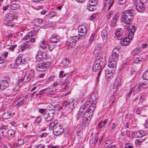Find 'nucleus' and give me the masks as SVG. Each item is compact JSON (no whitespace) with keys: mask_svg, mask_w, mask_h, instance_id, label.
Wrapping results in <instances>:
<instances>
[{"mask_svg":"<svg viewBox=\"0 0 148 148\" xmlns=\"http://www.w3.org/2000/svg\"><path fill=\"white\" fill-rule=\"evenodd\" d=\"M60 38L59 36L53 35L50 39V41L51 43H56L60 40Z\"/></svg>","mask_w":148,"mask_h":148,"instance_id":"obj_20","label":"nucleus"},{"mask_svg":"<svg viewBox=\"0 0 148 148\" xmlns=\"http://www.w3.org/2000/svg\"><path fill=\"white\" fill-rule=\"evenodd\" d=\"M114 0H104L103 1L104 7H108V10H110L111 7L114 3Z\"/></svg>","mask_w":148,"mask_h":148,"instance_id":"obj_11","label":"nucleus"},{"mask_svg":"<svg viewBox=\"0 0 148 148\" xmlns=\"http://www.w3.org/2000/svg\"><path fill=\"white\" fill-rule=\"evenodd\" d=\"M116 126L117 125H116V124L114 123H112V125L110 126V127L109 128V130L110 131H111L115 128Z\"/></svg>","mask_w":148,"mask_h":148,"instance_id":"obj_56","label":"nucleus"},{"mask_svg":"<svg viewBox=\"0 0 148 148\" xmlns=\"http://www.w3.org/2000/svg\"><path fill=\"white\" fill-rule=\"evenodd\" d=\"M118 17V16L117 14H115L114 15L111 21V25L112 26H115Z\"/></svg>","mask_w":148,"mask_h":148,"instance_id":"obj_24","label":"nucleus"},{"mask_svg":"<svg viewBox=\"0 0 148 148\" xmlns=\"http://www.w3.org/2000/svg\"><path fill=\"white\" fill-rule=\"evenodd\" d=\"M144 125L145 127L146 128H148V118L146 120Z\"/></svg>","mask_w":148,"mask_h":148,"instance_id":"obj_64","label":"nucleus"},{"mask_svg":"<svg viewBox=\"0 0 148 148\" xmlns=\"http://www.w3.org/2000/svg\"><path fill=\"white\" fill-rule=\"evenodd\" d=\"M37 29H36L35 28H33L32 29L30 32H29L26 36H25L22 39V40H28V38H29L30 37H32L35 35V34H36L38 32V30Z\"/></svg>","mask_w":148,"mask_h":148,"instance_id":"obj_8","label":"nucleus"},{"mask_svg":"<svg viewBox=\"0 0 148 148\" xmlns=\"http://www.w3.org/2000/svg\"><path fill=\"white\" fill-rule=\"evenodd\" d=\"M136 8L138 12L141 13L143 12L145 9V5L143 3H139Z\"/></svg>","mask_w":148,"mask_h":148,"instance_id":"obj_12","label":"nucleus"},{"mask_svg":"<svg viewBox=\"0 0 148 148\" xmlns=\"http://www.w3.org/2000/svg\"><path fill=\"white\" fill-rule=\"evenodd\" d=\"M22 56L21 55H19L18 57L17 58L16 60V63L17 64H20L21 63V61L22 60L21 57Z\"/></svg>","mask_w":148,"mask_h":148,"instance_id":"obj_37","label":"nucleus"},{"mask_svg":"<svg viewBox=\"0 0 148 148\" xmlns=\"http://www.w3.org/2000/svg\"><path fill=\"white\" fill-rule=\"evenodd\" d=\"M96 5H93L92 4L90 5L88 4L87 7V8L89 11H93L96 9L95 8Z\"/></svg>","mask_w":148,"mask_h":148,"instance_id":"obj_32","label":"nucleus"},{"mask_svg":"<svg viewBox=\"0 0 148 148\" xmlns=\"http://www.w3.org/2000/svg\"><path fill=\"white\" fill-rule=\"evenodd\" d=\"M96 58L98 60L97 61H100L101 60L105 61V60L104 57L103 58V56H101V55L100 54L97 56Z\"/></svg>","mask_w":148,"mask_h":148,"instance_id":"obj_46","label":"nucleus"},{"mask_svg":"<svg viewBox=\"0 0 148 148\" xmlns=\"http://www.w3.org/2000/svg\"><path fill=\"white\" fill-rule=\"evenodd\" d=\"M84 113L82 111H80L78 113V116L77 117V119L78 120L80 119H81L82 117V116L83 115V114Z\"/></svg>","mask_w":148,"mask_h":148,"instance_id":"obj_57","label":"nucleus"},{"mask_svg":"<svg viewBox=\"0 0 148 148\" xmlns=\"http://www.w3.org/2000/svg\"><path fill=\"white\" fill-rule=\"evenodd\" d=\"M126 0H116L118 3L121 5L124 4L126 2Z\"/></svg>","mask_w":148,"mask_h":148,"instance_id":"obj_51","label":"nucleus"},{"mask_svg":"<svg viewBox=\"0 0 148 148\" xmlns=\"http://www.w3.org/2000/svg\"><path fill=\"white\" fill-rule=\"evenodd\" d=\"M120 49V48H117L116 47L112 51V52L113 53H119V51Z\"/></svg>","mask_w":148,"mask_h":148,"instance_id":"obj_58","label":"nucleus"},{"mask_svg":"<svg viewBox=\"0 0 148 148\" xmlns=\"http://www.w3.org/2000/svg\"><path fill=\"white\" fill-rule=\"evenodd\" d=\"M64 131L63 126L59 123H56L53 127V133L56 136L60 135Z\"/></svg>","mask_w":148,"mask_h":148,"instance_id":"obj_3","label":"nucleus"},{"mask_svg":"<svg viewBox=\"0 0 148 148\" xmlns=\"http://www.w3.org/2000/svg\"><path fill=\"white\" fill-rule=\"evenodd\" d=\"M11 117V114L8 112H6L3 114V118L4 119H10Z\"/></svg>","mask_w":148,"mask_h":148,"instance_id":"obj_26","label":"nucleus"},{"mask_svg":"<svg viewBox=\"0 0 148 148\" xmlns=\"http://www.w3.org/2000/svg\"><path fill=\"white\" fill-rule=\"evenodd\" d=\"M39 26H44L45 24V21L42 19H39Z\"/></svg>","mask_w":148,"mask_h":148,"instance_id":"obj_47","label":"nucleus"},{"mask_svg":"<svg viewBox=\"0 0 148 148\" xmlns=\"http://www.w3.org/2000/svg\"><path fill=\"white\" fill-rule=\"evenodd\" d=\"M67 102L68 103V105L69 107L70 108V110H69L70 112L72 111V110L76 106L77 104V102L75 101H74L73 99H68Z\"/></svg>","mask_w":148,"mask_h":148,"instance_id":"obj_9","label":"nucleus"},{"mask_svg":"<svg viewBox=\"0 0 148 148\" xmlns=\"http://www.w3.org/2000/svg\"><path fill=\"white\" fill-rule=\"evenodd\" d=\"M5 78L6 80H3L0 84V89L2 90L9 86L10 78L9 77H7Z\"/></svg>","mask_w":148,"mask_h":148,"instance_id":"obj_7","label":"nucleus"},{"mask_svg":"<svg viewBox=\"0 0 148 148\" xmlns=\"http://www.w3.org/2000/svg\"><path fill=\"white\" fill-rule=\"evenodd\" d=\"M7 127L5 125H2L0 127V129L1 130H4V132L6 131L7 130Z\"/></svg>","mask_w":148,"mask_h":148,"instance_id":"obj_61","label":"nucleus"},{"mask_svg":"<svg viewBox=\"0 0 148 148\" xmlns=\"http://www.w3.org/2000/svg\"><path fill=\"white\" fill-rule=\"evenodd\" d=\"M41 121V117L40 116H38L37 117L35 122H34V123L36 124H39L40 122Z\"/></svg>","mask_w":148,"mask_h":148,"instance_id":"obj_49","label":"nucleus"},{"mask_svg":"<svg viewBox=\"0 0 148 148\" xmlns=\"http://www.w3.org/2000/svg\"><path fill=\"white\" fill-rule=\"evenodd\" d=\"M47 53L45 52L41 51L39 52L36 56V58L38 61H40L45 60L47 57Z\"/></svg>","mask_w":148,"mask_h":148,"instance_id":"obj_10","label":"nucleus"},{"mask_svg":"<svg viewBox=\"0 0 148 148\" xmlns=\"http://www.w3.org/2000/svg\"><path fill=\"white\" fill-rule=\"evenodd\" d=\"M14 15L10 13L6 14L5 16V19L7 21H11L13 20L14 18Z\"/></svg>","mask_w":148,"mask_h":148,"instance_id":"obj_17","label":"nucleus"},{"mask_svg":"<svg viewBox=\"0 0 148 148\" xmlns=\"http://www.w3.org/2000/svg\"><path fill=\"white\" fill-rule=\"evenodd\" d=\"M53 43H51L49 44V49L50 51H52L55 47V46L54 45H52Z\"/></svg>","mask_w":148,"mask_h":148,"instance_id":"obj_60","label":"nucleus"},{"mask_svg":"<svg viewBox=\"0 0 148 148\" xmlns=\"http://www.w3.org/2000/svg\"><path fill=\"white\" fill-rule=\"evenodd\" d=\"M92 70L93 71L95 72L99 70L98 73V76L97 78V81L98 82L99 76L101 74V67L98 64V62H97V61L95 62L92 68Z\"/></svg>","mask_w":148,"mask_h":148,"instance_id":"obj_6","label":"nucleus"},{"mask_svg":"<svg viewBox=\"0 0 148 148\" xmlns=\"http://www.w3.org/2000/svg\"><path fill=\"white\" fill-rule=\"evenodd\" d=\"M90 120L88 119V118L86 117L85 116H83L82 120V123L83 124L88 125L90 121Z\"/></svg>","mask_w":148,"mask_h":148,"instance_id":"obj_28","label":"nucleus"},{"mask_svg":"<svg viewBox=\"0 0 148 148\" xmlns=\"http://www.w3.org/2000/svg\"><path fill=\"white\" fill-rule=\"evenodd\" d=\"M103 60L97 61V62H98V64L101 67V69H102L105 66V62Z\"/></svg>","mask_w":148,"mask_h":148,"instance_id":"obj_34","label":"nucleus"},{"mask_svg":"<svg viewBox=\"0 0 148 148\" xmlns=\"http://www.w3.org/2000/svg\"><path fill=\"white\" fill-rule=\"evenodd\" d=\"M123 30L122 29H118L117 30L116 33V36H117L118 38H121V37L123 36Z\"/></svg>","mask_w":148,"mask_h":148,"instance_id":"obj_33","label":"nucleus"},{"mask_svg":"<svg viewBox=\"0 0 148 148\" xmlns=\"http://www.w3.org/2000/svg\"><path fill=\"white\" fill-rule=\"evenodd\" d=\"M114 73V72L112 73L111 71L109 72L108 71H106L105 73L106 79L108 81L110 80L112 78L113 75Z\"/></svg>","mask_w":148,"mask_h":148,"instance_id":"obj_18","label":"nucleus"},{"mask_svg":"<svg viewBox=\"0 0 148 148\" xmlns=\"http://www.w3.org/2000/svg\"><path fill=\"white\" fill-rule=\"evenodd\" d=\"M101 35L103 39H106L107 38V33L105 29L102 30Z\"/></svg>","mask_w":148,"mask_h":148,"instance_id":"obj_29","label":"nucleus"},{"mask_svg":"<svg viewBox=\"0 0 148 148\" xmlns=\"http://www.w3.org/2000/svg\"><path fill=\"white\" fill-rule=\"evenodd\" d=\"M101 47V45L100 44H98L95 47L93 51L94 54H97L100 52Z\"/></svg>","mask_w":148,"mask_h":148,"instance_id":"obj_22","label":"nucleus"},{"mask_svg":"<svg viewBox=\"0 0 148 148\" xmlns=\"http://www.w3.org/2000/svg\"><path fill=\"white\" fill-rule=\"evenodd\" d=\"M96 107V105L95 103H91L90 104L88 108L87 111L93 113Z\"/></svg>","mask_w":148,"mask_h":148,"instance_id":"obj_21","label":"nucleus"},{"mask_svg":"<svg viewBox=\"0 0 148 148\" xmlns=\"http://www.w3.org/2000/svg\"><path fill=\"white\" fill-rule=\"evenodd\" d=\"M50 66V62L49 61L38 64L36 66V69L40 71H44L48 69Z\"/></svg>","mask_w":148,"mask_h":148,"instance_id":"obj_4","label":"nucleus"},{"mask_svg":"<svg viewBox=\"0 0 148 148\" xmlns=\"http://www.w3.org/2000/svg\"><path fill=\"white\" fill-rule=\"evenodd\" d=\"M121 81L120 78L119 77L117 78L114 82V86H118L119 85Z\"/></svg>","mask_w":148,"mask_h":148,"instance_id":"obj_38","label":"nucleus"},{"mask_svg":"<svg viewBox=\"0 0 148 148\" xmlns=\"http://www.w3.org/2000/svg\"><path fill=\"white\" fill-rule=\"evenodd\" d=\"M62 63L64 66H67L69 63V59L67 58H64L62 60Z\"/></svg>","mask_w":148,"mask_h":148,"instance_id":"obj_30","label":"nucleus"},{"mask_svg":"<svg viewBox=\"0 0 148 148\" xmlns=\"http://www.w3.org/2000/svg\"><path fill=\"white\" fill-rule=\"evenodd\" d=\"M136 135L137 137L140 138L145 136V134L143 131H139L136 133Z\"/></svg>","mask_w":148,"mask_h":148,"instance_id":"obj_31","label":"nucleus"},{"mask_svg":"<svg viewBox=\"0 0 148 148\" xmlns=\"http://www.w3.org/2000/svg\"><path fill=\"white\" fill-rule=\"evenodd\" d=\"M47 45L46 42L43 41L40 43V46L41 48L44 49L46 48Z\"/></svg>","mask_w":148,"mask_h":148,"instance_id":"obj_41","label":"nucleus"},{"mask_svg":"<svg viewBox=\"0 0 148 148\" xmlns=\"http://www.w3.org/2000/svg\"><path fill=\"white\" fill-rule=\"evenodd\" d=\"M92 114V113L90 112L89 111H86V112H84V116L88 118V119L91 120Z\"/></svg>","mask_w":148,"mask_h":148,"instance_id":"obj_25","label":"nucleus"},{"mask_svg":"<svg viewBox=\"0 0 148 148\" xmlns=\"http://www.w3.org/2000/svg\"><path fill=\"white\" fill-rule=\"evenodd\" d=\"M111 144L110 140H107L105 143V145L106 146H108Z\"/></svg>","mask_w":148,"mask_h":148,"instance_id":"obj_62","label":"nucleus"},{"mask_svg":"<svg viewBox=\"0 0 148 148\" xmlns=\"http://www.w3.org/2000/svg\"><path fill=\"white\" fill-rule=\"evenodd\" d=\"M8 134L11 136H13L14 135L15 132L12 129H10L8 131Z\"/></svg>","mask_w":148,"mask_h":148,"instance_id":"obj_48","label":"nucleus"},{"mask_svg":"<svg viewBox=\"0 0 148 148\" xmlns=\"http://www.w3.org/2000/svg\"><path fill=\"white\" fill-rule=\"evenodd\" d=\"M115 100V98L114 95H112L110 97L109 102L110 103H111V105H112L114 102Z\"/></svg>","mask_w":148,"mask_h":148,"instance_id":"obj_40","label":"nucleus"},{"mask_svg":"<svg viewBox=\"0 0 148 148\" xmlns=\"http://www.w3.org/2000/svg\"><path fill=\"white\" fill-rule=\"evenodd\" d=\"M64 71H60L59 74V77L60 78L61 80L63 81H66L68 78L69 75L68 73H65L63 74Z\"/></svg>","mask_w":148,"mask_h":148,"instance_id":"obj_13","label":"nucleus"},{"mask_svg":"<svg viewBox=\"0 0 148 148\" xmlns=\"http://www.w3.org/2000/svg\"><path fill=\"white\" fill-rule=\"evenodd\" d=\"M29 42V41L25 42L21 47V49L22 51H23L30 45Z\"/></svg>","mask_w":148,"mask_h":148,"instance_id":"obj_27","label":"nucleus"},{"mask_svg":"<svg viewBox=\"0 0 148 148\" xmlns=\"http://www.w3.org/2000/svg\"><path fill=\"white\" fill-rule=\"evenodd\" d=\"M97 97V92H93L91 96V98L92 101H95Z\"/></svg>","mask_w":148,"mask_h":148,"instance_id":"obj_35","label":"nucleus"},{"mask_svg":"<svg viewBox=\"0 0 148 148\" xmlns=\"http://www.w3.org/2000/svg\"><path fill=\"white\" fill-rule=\"evenodd\" d=\"M143 77L144 79L148 80V69L144 72Z\"/></svg>","mask_w":148,"mask_h":148,"instance_id":"obj_39","label":"nucleus"},{"mask_svg":"<svg viewBox=\"0 0 148 148\" xmlns=\"http://www.w3.org/2000/svg\"><path fill=\"white\" fill-rule=\"evenodd\" d=\"M78 36L81 40L85 38L87 33V29L84 25H82L78 27Z\"/></svg>","mask_w":148,"mask_h":148,"instance_id":"obj_5","label":"nucleus"},{"mask_svg":"<svg viewBox=\"0 0 148 148\" xmlns=\"http://www.w3.org/2000/svg\"><path fill=\"white\" fill-rule=\"evenodd\" d=\"M18 7V5L16 4H12L10 5L11 8L12 10H14L16 9Z\"/></svg>","mask_w":148,"mask_h":148,"instance_id":"obj_53","label":"nucleus"},{"mask_svg":"<svg viewBox=\"0 0 148 148\" xmlns=\"http://www.w3.org/2000/svg\"><path fill=\"white\" fill-rule=\"evenodd\" d=\"M143 58L138 57L136 58L134 60L135 63H138L142 61V60H143Z\"/></svg>","mask_w":148,"mask_h":148,"instance_id":"obj_44","label":"nucleus"},{"mask_svg":"<svg viewBox=\"0 0 148 148\" xmlns=\"http://www.w3.org/2000/svg\"><path fill=\"white\" fill-rule=\"evenodd\" d=\"M55 122L54 123H51L49 126V130H53V127L55 125Z\"/></svg>","mask_w":148,"mask_h":148,"instance_id":"obj_54","label":"nucleus"},{"mask_svg":"<svg viewBox=\"0 0 148 148\" xmlns=\"http://www.w3.org/2000/svg\"><path fill=\"white\" fill-rule=\"evenodd\" d=\"M60 105L58 104L55 105V107H54L55 108V111L56 110L58 111L62 109V107H60Z\"/></svg>","mask_w":148,"mask_h":148,"instance_id":"obj_52","label":"nucleus"},{"mask_svg":"<svg viewBox=\"0 0 148 148\" xmlns=\"http://www.w3.org/2000/svg\"><path fill=\"white\" fill-rule=\"evenodd\" d=\"M45 111L46 110L45 109L40 108L39 109L38 111L41 114H42L43 115V114L45 113Z\"/></svg>","mask_w":148,"mask_h":148,"instance_id":"obj_59","label":"nucleus"},{"mask_svg":"<svg viewBox=\"0 0 148 148\" xmlns=\"http://www.w3.org/2000/svg\"><path fill=\"white\" fill-rule=\"evenodd\" d=\"M79 39H80L79 38V36H76L72 37L71 38V42L75 43L77 42V40Z\"/></svg>","mask_w":148,"mask_h":148,"instance_id":"obj_36","label":"nucleus"},{"mask_svg":"<svg viewBox=\"0 0 148 148\" xmlns=\"http://www.w3.org/2000/svg\"><path fill=\"white\" fill-rule=\"evenodd\" d=\"M34 72L33 70H31L29 73V77L30 79H32L34 78Z\"/></svg>","mask_w":148,"mask_h":148,"instance_id":"obj_43","label":"nucleus"},{"mask_svg":"<svg viewBox=\"0 0 148 148\" xmlns=\"http://www.w3.org/2000/svg\"><path fill=\"white\" fill-rule=\"evenodd\" d=\"M49 18H51L56 15V13L55 12H53L49 13Z\"/></svg>","mask_w":148,"mask_h":148,"instance_id":"obj_55","label":"nucleus"},{"mask_svg":"<svg viewBox=\"0 0 148 148\" xmlns=\"http://www.w3.org/2000/svg\"><path fill=\"white\" fill-rule=\"evenodd\" d=\"M130 27L131 28L128 30V31L129 32V35L132 37L133 36L136 30V28L134 25L132 24L130 25Z\"/></svg>","mask_w":148,"mask_h":148,"instance_id":"obj_19","label":"nucleus"},{"mask_svg":"<svg viewBox=\"0 0 148 148\" xmlns=\"http://www.w3.org/2000/svg\"><path fill=\"white\" fill-rule=\"evenodd\" d=\"M129 43V39L127 38H125L120 42V44L122 46H126Z\"/></svg>","mask_w":148,"mask_h":148,"instance_id":"obj_23","label":"nucleus"},{"mask_svg":"<svg viewBox=\"0 0 148 148\" xmlns=\"http://www.w3.org/2000/svg\"><path fill=\"white\" fill-rule=\"evenodd\" d=\"M23 144V143L21 144L16 143H14L13 144V146L14 147V148H18V147H19L21 146Z\"/></svg>","mask_w":148,"mask_h":148,"instance_id":"obj_50","label":"nucleus"},{"mask_svg":"<svg viewBox=\"0 0 148 148\" xmlns=\"http://www.w3.org/2000/svg\"><path fill=\"white\" fill-rule=\"evenodd\" d=\"M148 86V85L147 83H145V82H140L139 84V86L137 88V90L138 91H139L142 88L145 89Z\"/></svg>","mask_w":148,"mask_h":148,"instance_id":"obj_16","label":"nucleus"},{"mask_svg":"<svg viewBox=\"0 0 148 148\" xmlns=\"http://www.w3.org/2000/svg\"><path fill=\"white\" fill-rule=\"evenodd\" d=\"M97 0H89L88 4L90 5L92 4L96 5L97 4Z\"/></svg>","mask_w":148,"mask_h":148,"instance_id":"obj_45","label":"nucleus"},{"mask_svg":"<svg viewBox=\"0 0 148 148\" xmlns=\"http://www.w3.org/2000/svg\"><path fill=\"white\" fill-rule=\"evenodd\" d=\"M121 18L124 23L129 24L134 19L133 13L130 10H126L123 13Z\"/></svg>","mask_w":148,"mask_h":148,"instance_id":"obj_1","label":"nucleus"},{"mask_svg":"<svg viewBox=\"0 0 148 148\" xmlns=\"http://www.w3.org/2000/svg\"><path fill=\"white\" fill-rule=\"evenodd\" d=\"M119 56V53H113L112 52V58L114 60H116L118 58Z\"/></svg>","mask_w":148,"mask_h":148,"instance_id":"obj_42","label":"nucleus"},{"mask_svg":"<svg viewBox=\"0 0 148 148\" xmlns=\"http://www.w3.org/2000/svg\"><path fill=\"white\" fill-rule=\"evenodd\" d=\"M90 103L91 101H86L84 104L82 105L81 107L80 111H82L84 113L86 111H87L88 106Z\"/></svg>","mask_w":148,"mask_h":148,"instance_id":"obj_14","label":"nucleus"},{"mask_svg":"<svg viewBox=\"0 0 148 148\" xmlns=\"http://www.w3.org/2000/svg\"><path fill=\"white\" fill-rule=\"evenodd\" d=\"M55 112V108L53 105H51L47 107L45 113L43 115L44 119L46 121H51Z\"/></svg>","mask_w":148,"mask_h":148,"instance_id":"obj_2","label":"nucleus"},{"mask_svg":"<svg viewBox=\"0 0 148 148\" xmlns=\"http://www.w3.org/2000/svg\"><path fill=\"white\" fill-rule=\"evenodd\" d=\"M98 137L97 136H96L94 137L92 142L93 143L94 145H95L97 143V141L98 140Z\"/></svg>","mask_w":148,"mask_h":148,"instance_id":"obj_63","label":"nucleus"},{"mask_svg":"<svg viewBox=\"0 0 148 148\" xmlns=\"http://www.w3.org/2000/svg\"><path fill=\"white\" fill-rule=\"evenodd\" d=\"M108 66L109 67V69H108V71H111L112 73H114L116 69V65L114 62H110L108 64Z\"/></svg>","mask_w":148,"mask_h":148,"instance_id":"obj_15","label":"nucleus"}]
</instances>
